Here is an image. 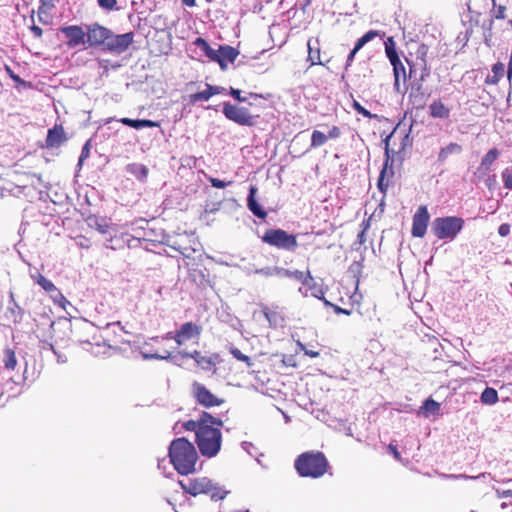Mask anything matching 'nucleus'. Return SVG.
I'll return each instance as SVG.
<instances>
[{
  "label": "nucleus",
  "mask_w": 512,
  "mask_h": 512,
  "mask_svg": "<svg viewBox=\"0 0 512 512\" xmlns=\"http://www.w3.org/2000/svg\"><path fill=\"white\" fill-rule=\"evenodd\" d=\"M223 421L208 412H202L197 420L182 423L185 431L195 432V442L200 453L208 458L218 454L222 445Z\"/></svg>",
  "instance_id": "nucleus-1"
},
{
  "label": "nucleus",
  "mask_w": 512,
  "mask_h": 512,
  "mask_svg": "<svg viewBox=\"0 0 512 512\" xmlns=\"http://www.w3.org/2000/svg\"><path fill=\"white\" fill-rule=\"evenodd\" d=\"M414 48V51L409 52V57L405 58V61L409 66L408 74L403 63L393 67L394 88L398 92L401 91V81L403 82V85L406 86L408 78L411 79L418 71H420V75L417 82V90L422 89L423 83L430 75V67L427 60L429 51L428 45L415 42Z\"/></svg>",
  "instance_id": "nucleus-2"
},
{
  "label": "nucleus",
  "mask_w": 512,
  "mask_h": 512,
  "mask_svg": "<svg viewBox=\"0 0 512 512\" xmlns=\"http://www.w3.org/2000/svg\"><path fill=\"white\" fill-rule=\"evenodd\" d=\"M85 46L98 48L121 54L125 52L134 42V33L114 34L109 28L99 24L91 23L85 26Z\"/></svg>",
  "instance_id": "nucleus-3"
},
{
  "label": "nucleus",
  "mask_w": 512,
  "mask_h": 512,
  "mask_svg": "<svg viewBox=\"0 0 512 512\" xmlns=\"http://www.w3.org/2000/svg\"><path fill=\"white\" fill-rule=\"evenodd\" d=\"M168 456L174 469L181 475L192 474L196 471L199 456L193 443L184 437L172 440Z\"/></svg>",
  "instance_id": "nucleus-4"
},
{
  "label": "nucleus",
  "mask_w": 512,
  "mask_h": 512,
  "mask_svg": "<svg viewBox=\"0 0 512 512\" xmlns=\"http://www.w3.org/2000/svg\"><path fill=\"white\" fill-rule=\"evenodd\" d=\"M294 467L301 477L320 478L329 469V462L320 451H307L300 454L294 462Z\"/></svg>",
  "instance_id": "nucleus-5"
},
{
  "label": "nucleus",
  "mask_w": 512,
  "mask_h": 512,
  "mask_svg": "<svg viewBox=\"0 0 512 512\" xmlns=\"http://www.w3.org/2000/svg\"><path fill=\"white\" fill-rule=\"evenodd\" d=\"M179 484L186 493L192 496L206 494L214 500H221L226 495V492L222 488L215 486L212 481L206 477L181 480Z\"/></svg>",
  "instance_id": "nucleus-6"
},
{
  "label": "nucleus",
  "mask_w": 512,
  "mask_h": 512,
  "mask_svg": "<svg viewBox=\"0 0 512 512\" xmlns=\"http://www.w3.org/2000/svg\"><path fill=\"white\" fill-rule=\"evenodd\" d=\"M263 243L278 250L295 252L299 246L297 235L290 234L281 228L267 229L261 236Z\"/></svg>",
  "instance_id": "nucleus-7"
},
{
  "label": "nucleus",
  "mask_w": 512,
  "mask_h": 512,
  "mask_svg": "<svg viewBox=\"0 0 512 512\" xmlns=\"http://www.w3.org/2000/svg\"><path fill=\"white\" fill-rule=\"evenodd\" d=\"M464 219L457 216L435 218L432 232L438 239L454 240L464 227Z\"/></svg>",
  "instance_id": "nucleus-8"
},
{
  "label": "nucleus",
  "mask_w": 512,
  "mask_h": 512,
  "mask_svg": "<svg viewBox=\"0 0 512 512\" xmlns=\"http://www.w3.org/2000/svg\"><path fill=\"white\" fill-rule=\"evenodd\" d=\"M395 138L394 133L389 134L384 140L385 143V160L383 163L382 170L380 171V175L377 182V187L381 193L384 195L387 193L388 188L393 183L394 178V155L399 153L400 151H395L390 148L391 141Z\"/></svg>",
  "instance_id": "nucleus-9"
},
{
  "label": "nucleus",
  "mask_w": 512,
  "mask_h": 512,
  "mask_svg": "<svg viewBox=\"0 0 512 512\" xmlns=\"http://www.w3.org/2000/svg\"><path fill=\"white\" fill-rule=\"evenodd\" d=\"M223 115L240 126H254L258 116L252 115L248 108L230 102L223 103Z\"/></svg>",
  "instance_id": "nucleus-10"
},
{
  "label": "nucleus",
  "mask_w": 512,
  "mask_h": 512,
  "mask_svg": "<svg viewBox=\"0 0 512 512\" xmlns=\"http://www.w3.org/2000/svg\"><path fill=\"white\" fill-rule=\"evenodd\" d=\"M202 326L193 321L183 323L173 335L167 334V339H173L178 346L191 340H198L202 334Z\"/></svg>",
  "instance_id": "nucleus-11"
},
{
  "label": "nucleus",
  "mask_w": 512,
  "mask_h": 512,
  "mask_svg": "<svg viewBox=\"0 0 512 512\" xmlns=\"http://www.w3.org/2000/svg\"><path fill=\"white\" fill-rule=\"evenodd\" d=\"M192 395L195 401L205 408L220 406L224 403V399L217 397L205 385L197 381L192 384Z\"/></svg>",
  "instance_id": "nucleus-12"
},
{
  "label": "nucleus",
  "mask_w": 512,
  "mask_h": 512,
  "mask_svg": "<svg viewBox=\"0 0 512 512\" xmlns=\"http://www.w3.org/2000/svg\"><path fill=\"white\" fill-rule=\"evenodd\" d=\"M60 32L66 38V46L70 49L76 48L80 45L85 46V32L80 25H68L60 28Z\"/></svg>",
  "instance_id": "nucleus-13"
},
{
  "label": "nucleus",
  "mask_w": 512,
  "mask_h": 512,
  "mask_svg": "<svg viewBox=\"0 0 512 512\" xmlns=\"http://www.w3.org/2000/svg\"><path fill=\"white\" fill-rule=\"evenodd\" d=\"M430 220V214L427 206H420L413 216L411 234L413 237L422 238L425 236L428 223Z\"/></svg>",
  "instance_id": "nucleus-14"
},
{
  "label": "nucleus",
  "mask_w": 512,
  "mask_h": 512,
  "mask_svg": "<svg viewBox=\"0 0 512 512\" xmlns=\"http://www.w3.org/2000/svg\"><path fill=\"white\" fill-rule=\"evenodd\" d=\"M238 55L239 51L236 48L229 45H220L219 49L216 50V59L211 61L218 63L222 70H226L228 63H234Z\"/></svg>",
  "instance_id": "nucleus-15"
},
{
  "label": "nucleus",
  "mask_w": 512,
  "mask_h": 512,
  "mask_svg": "<svg viewBox=\"0 0 512 512\" xmlns=\"http://www.w3.org/2000/svg\"><path fill=\"white\" fill-rule=\"evenodd\" d=\"M341 135V129L336 125H333L329 129L328 134H325L319 130H314L311 134L310 146L313 149L319 148L325 145L329 139H338Z\"/></svg>",
  "instance_id": "nucleus-16"
},
{
  "label": "nucleus",
  "mask_w": 512,
  "mask_h": 512,
  "mask_svg": "<svg viewBox=\"0 0 512 512\" xmlns=\"http://www.w3.org/2000/svg\"><path fill=\"white\" fill-rule=\"evenodd\" d=\"M67 141V136L62 124H56L49 129L45 139V147L48 149L58 148Z\"/></svg>",
  "instance_id": "nucleus-17"
},
{
  "label": "nucleus",
  "mask_w": 512,
  "mask_h": 512,
  "mask_svg": "<svg viewBox=\"0 0 512 512\" xmlns=\"http://www.w3.org/2000/svg\"><path fill=\"white\" fill-rule=\"evenodd\" d=\"M32 279L41 286L43 290L50 294L55 303H61L65 300L61 291L41 273L32 275Z\"/></svg>",
  "instance_id": "nucleus-18"
},
{
  "label": "nucleus",
  "mask_w": 512,
  "mask_h": 512,
  "mask_svg": "<svg viewBox=\"0 0 512 512\" xmlns=\"http://www.w3.org/2000/svg\"><path fill=\"white\" fill-rule=\"evenodd\" d=\"M428 114L433 119L446 120L450 117V107L441 99H434L428 107Z\"/></svg>",
  "instance_id": "nucleus-19"
},
{
  "label": "nucleus",
  "mask_w": 512,
  "mask_h": 512,
  "mask_svg": "<svg viewBox=\"0 0 512 512\" xmlns=\"http://www.w3.org/2000/svg\"><path fill=\"white\" fill-rule=\"evenodd\" d=\"M308 48V57L307 60L310 61L311 66L314 65H324L321 61V48H320V40L318 37L309 38L307 41Z\"/></svg>",
  "instance_id": "nucleus-20"
},
{
  "label": "nucleus",
  "mask_w": 512,
  "mask_h": 512,
  "mask_svg": "<svg viewBox=\"0 0 512 512\" xmlns=\"http://www.w3.org/2000/svg\"><path fill=\"white\" fill-rule=\"evenodd\" d=\"M256 192L257 188L254 185L250 186L249 195L247 198V207L255 216L260 219H265L267 217V212L256 201Z\"/></svg>",
  "instance_id": "nucleus-21"
},
{
  "label": "nucleus",
  "mask_w": 512,
  "mask_h": 512,
  "mask_svg": "<svg viewBox=\"0 0 512 512\" xmlns=\"http://www.w3.org/2000/svg\"><path fill=\"white\" fill-rule=\"evenodd\" d=\"M122 124L135 128V129H141L144 127H159L160 123L157 121H152L148 119H130V118H122L119 120Z\"/></svg>",
  "instance_id": "nucleus-22"
},
{
  "label": "nucleus",
  "mask_w": 512,
  "mask_h": 512,
  "mask_svg": "<svg viewBox=\"0 0 512 512\" xmlns=\"http://www.w3.org/2000/svg\"><path fill=\"white\" fill-rule=\"evenodd\" d=\"M462 152V146L458 143L451 142L447 146L440 149L438 154V161L444 163L451 155L459 154Z\"/></svg>",
  "instance_id": "nucleus-23"
},
{
  "label": "nucleus",
  "mask_w": 512,
  "mask_h": 512,
  "mask_svg": "<svg viewBox=\"0 0 512 512\" xmlns=\"http://www.w3.org/2000/svg\"><path fill=\"white\" fill-rule=\"evenodd\" d=\"M261 311L271 326H276L279 320H282L281 311L278 306L270 308L264 305Z\"/></svg>",
  "instance_id": "nucleus-24"
},
{
  "label": "nucleus",
  "mask_w": 512,
  "mask_h": 512,
  "mask_svg": "<svg viewBox=\"0 0 512 512\" xmlns=\"http://www.w3.org/2000/svg\"><path fill=\"white\" fill-rule=\"evenodd\" d=\"M505 67L502 62H497L492 66L493 75H488L485 79V83L488 85H496L500 79L504 76Z\"/></svg>",
  "instance_id": "nucleus-25"
},
{
  "label": "nucleus",
  "mask_w": 512,
  "mask_h": 512,
  "mask_svg": "<svg viewBox=\"0 0 512 512\" xmlns=\"http://www.w3.org/2000/svg\"><path fill=\"white\" fill-rule=\"evenodd\" d=\"M220 361V356L217 353L210 355H203L202 358L196 363L202 370L209 371Z\"/></svg>",
  "instance_id": "nucleus-26"
},
{
  "label": "nucleus",
  "mask_w": 512,
  "mask_h": 512,
  "mask_svg": "<svg viewBox=\"0 0 512 512\" xmlns=\"http://www.w3.org/2000/svg\"><path fill=\"white\" fill-rule=\"evenodd\" d=\"M127 171L138 180L144 181L148 176V168L143 164L132 163L127 165Z\"/></svg>",
  "instance_id": "nucleus-27"
},
{
  "label": "nucleus",
  "mask_w": 512,
  "mask_h": 512,
  "mask_svg": "<svg viewBox=\"0 0 512 512\" xmlns=\"http://www.w3.org/2000/svg\"><path fill=\"white\" fill-rule=\"evenodd\" d=\"M481 402L486 405H494L499 401L498 392L491 387H486L480 396Z\"/></svg>",
  "instance_id": "nucleus-28"
},
{
  "label": "nucleus",
  "mask_w": 512,
  "mask_h": 512,
  "mask_svg": "<svg viewBox=\"0 0 512 512\" xmlns=\"http://www.w3.org/2000/svg\"><path fill=\"white\" fill-rule=\"evenodd\" d=\"M194 45L200 48L209 60L216 59V50H214L204 38H196Z\"/></svg>",
  "instance_id": "nucleus-29"
},
{
  "label": "nucleus",
  "mask_w": 512,
  "mask_h": 512,
  "mask_svg": "<svg viewBox=\"0 0 512 512\" xmlns=\"http://www.w3.org/2000/svg\"><path fill=\"white\" fill-rule=\"evenodd\" d=\"M420 410L425 417H429L430 415L437 414L440 411V404L432 398H429L425 400Z\"/></svg>",
  "instance_id": "nucleus-30"
},
{
  "label": "nucleus",
  "mask_w": 512,
  "mask_h": 512,
  "mask_svg": "<svg viewBox=\"0 0 512 512\" xmlns=\"http://www.w3.org/2000/svg\"><path fill=\"white\" fill-rule=\"evenodd\" d=\"M3 363L4 367L9 371H13L16 368L17 358L13 349L9 347L4 349Z\"/></svg>",
  "instance_id": "nucleus-31"
},
{
  "label": "nucleus",
  "mask_w": 512,
  "mask_h": 512,
  "mask_svg": "<svg viewBox=\"0 0 512 512\" xmlns=\"http://www.w3.org/2000/svg\"><path fill=\"white\" fill-rule=\"evenodd\" d=\"M385 33L378 30H369L363 36H361L357 41V48H362L365 44L372 41L376 37H384Z\"/></svg>",
  "instance_id": "nucleus-32"
},
{
  "label": "nucleus",
  "mask_w": 512,
  "mask_h": 512,
  "mask_svg": "<svg viewBox=\"0 0 512 512\" xmlns=\"http://www.w3.org/2000/svg\"><path fill=\"white\" fill-rule=\"evenodd\" d=\"M292 279H295L302 283L303 285L310 286L311 282L314 281L313 276L311 275L310 270L307 271H300V270H293L292 273Z\"/></svg>",
  "instance_id": "nucleus-33"
},
{
  "label": "nucleus",
  "mask_w": 512,
  "mask_h": 512,
  "mask_svg": "<svg viewBox=\"0 0 512 512\" xmlns=\"http://www.w3.org/2000/svg\"><path fill=\"white\" fill-rule=\"evenodd\" d=\"M499 155V150L492 148L483 156L480 164L491 169L492 164L497 160Z\"/></svg>",
  "instance_id": "nucleus-34"
},
{
  "label": "nucleus",
  "mask_w": 512,
  "mask_h": 512,
  "mask_svg": "<svg viewBox=\"0 0 512 512\" xmlns=\"http://www.w3.org/2000/svg\"><path fill=\"white\" fill-rule=\"evenodd\" d=\"M212 97L211 91L206 85V89L189 96V102L195 104L200 101H208Z\"/></svg>",
  "instance_id": "nucleus-35"
},
{
  "label": "nucleus",
  "mask_w": 512,
  "mask_h": 512,
  "mask_svg": "<svg viewBox=\"0 0 512 512\" xmlns=\"http://www.w3.org/2000/svg\"><path fill=\"white\" fill-rule=\"evenodd\" d=\"M111 349H112V347L110 345H106L105 343H103V344L96 343V344H89L88 350L92 355L100 356V355L107 354Z\"/></svg>",
  "instance_id": "nucleus-36"
},
{
  "label": "nucleus",
  "mask_w": 512,
  "mask_h": 512,
  "mask_svg": "<svg viewBox=\"0 0 512 512\" xmlns=\"http://www.w3.org/2000/svg\"><path fill=\"white\" fill-rule=\"evenodd\" d=\"M490 172V169L483 166V165H479L476 170L474 171L473 173V179H472V182H474L475 184H478L479 182H481L483 179H485V177L488 175V173Z\"/></svg>",
  "instance_id": "nucleus-37"
},
{
  "label": "nucleus",
  "mask_w": 512,
  "mask_h": 512,
  "mask_svg": "<svg viewBox=\"0 0 512 512\" xmlns=\"http://www.w3.org/2000/svg\"><path fill=\"white\" fill-rule=\"evenodd\" d=\"M230 353L238 361L244 362L247 365V367L252 366L253 363H252L251 358L249 356L243 354L238 348H236V347L230 348Z\"/></svg>",
  "instance_id": "nucleus-38"
},
{
  "label": "nucleus",
  "mask_w": 512,
  "mask_h": 512,
  "mask_svg": "<svg viewBox=\"0 0 512 512\" xmlns=\"http://www.w3.org/2000/svg\"><path fill=\"white\" fill-rule=\"evenodd\" d=\"M117 0H97L98 6L107 12L118 10Z\"/></svg>",
  "instance_id": "nucleus-39"
},
{
  "label": "nucleus",
  "mask_w": 512,
  "mask_h": 512,
  "mask_svg": "<svg viewBox=\"0 0 512 512\" xmlns=\"http://www.w3.org/2000/svg\"><path fill=\"white\" fill-rule=\"evenodd\" d=\"M352 108L359 114L363 115L366 118L372 119L376 118L377 115L372 114L370 111H368L366 108H364L358 101L353 100Z\"/></svg>",
  "instance_id": "nucleus-40"
},
{
  "label": "nucleus",
  "mask_w": 512,
  "mask_h": 512,
  "mask_svg": "<svg viewBox=\"0 0 512 512\" xmlns=\"http://www.w3.org/2000/svg\"><path fill=\"white\" fill-rule=\"evenodd\" d=\"M502 180L506 189L512 190V169L505 168L502 172Z\"/></svg>",
  "instance_id": "nucleus-41"
},
{
  "label": "nucleus",
  "mask_w": 512,
  "mask_h": 512,
  "mask_svg": "<svg viewBox=\"0 0 512 512\" xmlns=\"http://www.w3.org/2000/svg\"><path fill=\"white\" fill-rule=\"evenodd\" d=\"M369 225H370V223H369V220H367V219L363 220L361 223L362 229L357 235L358 243L361 245L366 242V232L369 228Z\"/></svg>",
  "instance_id": "nucleus-42"
},
{
  "label": "nucleus",
  "mask_w": 512,
  "mask_h": 512,
  "mask_svg": "<svg viewBox=\"0 0 512 512\" xmlns=\"http://www.w3.org/2000/svg\"><path fill=\"white\" fill-rule=\"evenodd\" d=\"M90 149H91L90 140H88L82 147L81 154H80V157L78 160V166H82V163L84 162V160H86L89 157Z\"/></svg>",
  "instance_id": "nucleus-43"
},
{
  "label": "nucleus",
  "mask_w": 512,
  "mask_h": 512,
  "mask_svg": "<svg viewBox=\"0 0 512 512\" xmlns=\"http://www.w3.org/2000/svg\"><path fill=\"white\" fill-rule=\"evenodd\" d=\"M227 93L229 95H231L234 98V100H236L238 102H246L247 101V98L243 97L241 95L242 91L240 89H236V88L230 87L229 91L227 90Z\"/></svg>",
  "instance_id": "nucleus-44"
},
{
  "label": "nucleus",
  "mask_w": 512,
  "mask_h": 512,
  "mask_svg": "<svg viewBox=\"0 0 512 512\" xmlns=\"http://www.w3.org/2000/svg\"><path fill=\"white\" fill-rule=\"evenodd\" d=\"M384 45H385V53H386V55L390 54L391 51H392V53L397 52V50H396V42H395V40H394V38L392 36H390V37H388L386 39V41L384 42Z\"/></svg>",
  "instance_id": "nucleus-45"
},
{
  "label": "nucleus",
  "mask_w": 512,
  "mask_h": 512,
  "mask_svg": "<svg viewBox=\"0 0 512 512\" xmlns=\"http://www.w3.org/2000/svg\"><path fill=\"white\" fill-rule=\"evenodd\" d=\"M209 182L212 185V187L218 188V189L225 188L227 185H230L233 183L232 181L225 182L223 180H220L218 178H213V177L209 178Z\"/></svg>",
  "instance_id": "nucleus-46"
},
{
  "label": "nucleus",
  "mask_w": 512,
  "mask_h": 512,
  "mask_svg": "<svg viewBox=\"0 0 512 512\" xmlns=\"http://www.w3.org/2000/svg\"><path fill=\"white\" fill-rule=\"evenodd\" d=\"M361 48H357V44L355 43L354 48L350 51V53L347 56L346 64H345V70H348L350 66H352L355 55Z\"/></svg>",
  "instance_id": "nucleus-47"
},
{
  "label": "nucleus",
  "mask_w": 512,
  "mask_h": 512,
  "mask_svg": "<svg viewBox=\"0 0 512 512\" xmlns=\"http://www.w3.org/2000/svg\"><path fill=\"white\" fill-rule=\"evenodd\" d=\"M506 7L504 5H498L494 7V17L496 19L502 20L506 18Z\"/></svg>",
  "instance_id": "nucleus-48"
},
{
  "label": "nucleus",
  "mask_w": 512,
  "mask_h": 512,
  "mask_svg": "<svg viewBox=\"0 0 512 512\" xmlns=\"http://www.w3.org/2000/svg\"><path fill=\"white\" fill-rule=\"evenodd\" d=\"M386 56L389 59L392 68L403 63L398 55V52L392 53L391 51L390 54H387Z\"/></svg>",
  "instance_id": "nucleus-49"
},
{
  "label": "nucleus",
  "mask_w": 512,
  "mask_h": 512,
  "mask_svg": "<svg viewBox=\"0 0 512 512\" xmlns=\"http://www.w3.org/2000/svg\"><path fill=\"white\" fill-rule=\"evenodd\" d=\"M207 86L210 89L212 96L218 95V94H226L227 93V89L225 87L217 86V85H211V84H207Z\"/></svg>",
  "instance_id": "nucleus-50"
},
{
  "label": "nucleus",
  "mask_w": 512,
  "mask_h": 512,
  "mask_svg": "<svg viewBox=\"0 0 512 512\" xmlns=\"http://www.w3.org/2000/svg\"><path fill=\"white\" fill-rule=\"evenodd\" d=\"M298 345L300 346V348L304 352V354L311 358H316L320 355V353L318 351L309 350L300 342H298Z\"/></svg>",
  "instance_id": "nucleus-51"
},
{
  "label": "nucleus",
  "mask_w": 512,
  "mask_h": 512,
  "mask_svg": "<svg viewBox=\"0 0 512 512\" xmlns=\"http://www.w3.org/2000/svg\"><path fill=\"white\" fill-rule=\"evenodd\" d=\"M498 233L501 237H506L510 234V225L508 223H503L498 228Z\"/></svg>",
  "instance_id": "nucleus-52"
},
{
  "label": "nucleus",
  "mask_w": 512,
  "mask_h": 512,
  "mask_svg": "<svg viewBox=\"0 0 512 512\" xmlns=\"http://www.w3.org/2000/svg\"><path fill=\"white\" fill-rule=\"evenodd\" d=\"M275 272L279 276L287 277V278H292V273H293L292 270L276 267L275 268Z\"/></svg>",
  "instance_id": "nucleus-53"
},
{
  "label": "nucleus",
  "mask_w": 512,
  "mask_h": 512,
  "mask_svg": "<svg viewBox=\"0 0 512 512\" xmlns=\"http://www.w3.org/2000/svg\"><path fill=\"white\" fill-rule=\"evenodd\" d=\"M183 356L187 357V358H191L195 361V363H197L200 360V358L203 357V354L200 351L195 350L191 353H185Z\"/></svg>",
  "instance_id": "nucleus-54"
},
{
  "label": "nucleus",
  "mask_w": 512,
  "mask_h": 512,
  "mask_svg": "<svg viewBox=\"0 0 512 512\" xmlns=\"http://www.w3.org/2000/svg\"><path fill=\"white\" fill-rule=\"evenodd\" d=\"M55 0H40L41 6L39 7V13H41L44 8H52L54 7Z\"/></svg>",
  "instance_id": "nucleus-55"
},
{
  "label": "nucleus",
  "mask_w": 512,
  "mask_h": 512,
  "mask_svg": "<svg viewBox=\"0 0 512 512\" xmlns=\"http://www.w3.org/2000/svg\"><path fill=\"white\" fill-rule=\"evenodd\" d=\"M388 450L390 451V453L394 456V458L396 460H398V461L401 460V455L395 445L389 444Z\"/></svg>",
  "instance_id": "nucleus-56"
},
{
  "label": "nucleus",
  "mask_w": 512,
  "mask_h": 512,
  "mask_svg": "<svg viewBox=\"0 0 512 512\" xmlns=\"http://www.w3.org/2000/svg\"><path fill=\"white\" fill-rule=\"evenodd\" d=\"M30 29H31V31H32V33L34 34V36H35V37H37V38L42 37V34H43V30H42V28H40V27H39V26H37V25H32V26L30 27Z\"/></svg>",
  "instance_id": "nucleus-57"
},
{
  "label": "nucleus",
  "mask_w": 512,
  "mask_h": 512,
  "mask_svg": "<svg viewBox=\"0 0 512 512\" xmlns=\"http://www.w3.org/2000/svg\"><path fill=\"white\" fill-rule=\"evenodd\" d=\"M333 310L336 314H344V315H350L351 314V310H348V309H344V308H341L337 305L333 306Z\"/></svg>",
  "instance_id": "nucleus-58"
},
{
  "label": "nucleus",
  "mask_w": 512,
  "mask_h": 512,
  "mask_svg": "<svg viewBox=\"0 0 512 512\" xmlns=\"http://www.w3.org/2000/svg\"><path fill=\"white\" fill-rule=\"evenodd\" d=\"M496 492H497L498 497H500V498H505V497L512 496V490H510V489L502 490V491L497 490Z\"/></svg>",
  "instance_id": "nucleus-59"
},
{
  "label": "nucleus",
  "mask_w": 512,
  "mask_h": 512,
  "mask_svg": "<svg viewBox=\"0 0 512 512\" xmlns=\"http://www.w3.org/2000/svg\"><path fill=\"white\" fill-rule=\"evenodd\" d=\"M495 181H496L495 175L488 177V179L486 180V185H487L488 189L491 190L493 188V184L495 183Z\"/></svg>",
  "instance_id": "nucleus-60"
},
{
  "label": "nucleus",
  "mask_w": 512,
  "mask_h": 512,
  "mask_svg": "<svg viewBox=\"0 0 512 512\" xmlns=\"http://www.w3.org/2000/svg\"><path fill=\"white\" fill-rule=\"evenodd\" d=\"M182 4L186 7H194L196 5V0H181Z\"/></svg>",
  "instance_id": "nucleus-61"
},
{
  "label": "nucleus",
  "mask_w": 512,
  "mask_h": 512,
  "mask_svg": "<svg viewBox=\"0 0 512 512\" xmlns=\"http://www.w3.org/2000/svg\"><path fill=\"white\" fill-rule=\"evenodd\" d=\"M372 75H373V70L369 65H367V67L365 69L364 77H372Z\"/></svg>",
  "instance_id": "nucleus-62"
},
{
  "label": "nucleus",
  "mask_w": 512,
  "mask_h": 512,
  "mask_svg": "<svg viewBox=\"0 0 512 512\" xmlns=\"http://www.w3.org/2000/svg\"><path fill=\"white\" fill-rule=\"evenodd\" d=\"M170 357V353L166 352V355L158 356V355H152L151 358H160V359H167Z\"/></svg>",
  "instance_id": "nucleus-63"
},
{
  "label": "nucleus",
  "mask_w": 512,
  "mask_h": 512,
  "mask_svg": "<svg viewBox=\"0 0 512 512\" xmlns=\"http://www.w3.org/2000/svg\"><path fill=\"white\" fill-rule=\"evenodd\" d=\"M322 300H323V302H324V304H325L326 306H329V307H332V308H333V306H335V304L331 303L330 301H328V300H327V299H325L324 297L322 298Z\"/></svg>",
  "instance_id": "nucleus-64"
}]
</instances>
